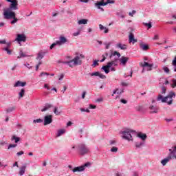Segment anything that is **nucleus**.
Wrapping results in <instances>:
<instances>
[{
	"label": "nucleus",
	"instance_id": "nucleus-1",
	"mask_svg": "<svg viewBox=\"0 0 176 176\" xmlns=\"http://www.w3.org/2000/svg\"><path fill=\"white\" fill-rule=\"evenodd\" d=\"M11 3L8 8L3 12V15L6 20H11L10 23L14 25L19 22V18L16 17L14 10H19V1L17 0H6Z\"/></svg>",
	"mask_w": 176,
	"mask_h": 176
},
{
	"label": "nucleus",
	"instance_id": "nucleus-2",
	"mask_svg": "<svg viewBox=\"0 0 176 176\" xmlns=\"http://www.w3.org/2000/svg\"><path fill=\"white\" fill-rule=\"evenodd\" d=\"M173 98H175V93L170 91L168 96L165 97H163V95L160 94L157 97V101H161V102H166L168 105H171V104H173Z\"/></svg>",
	"mask_w": 176,
	"mask_h": 176
},
{
	"label": "nucleus",
	"instance_id": "nucleus-3",
	"mask_svg": "<svg viewBox=\"0 0 176 176\" xmlns=\"http://www.w3.org/2000/svg\"><path fill=\"white\" fill-rule=\"evenodd\" d=\"M80 58H85V55L80 54V56H76L71 60L62 62V64H67L71 68H74L76 65H82V60Z\"/></svg>",
	"mask_w": 176,
	"mask_h": 176
},
{
	"label": "nucleus",
	"instance_id": "nucleus-4",
	"mask_svg": "<svg viewBox=\"0 0 176 176\" xmlns=\"http://www.w3.org/2000/svg\"><path fill=\"white\" fill-rule=\"evenodd\" d=\"M135 132L131 129H125L122 131L120 132V134H122V139L126 140V141H134V139L133 138V135L135 134Z\"/></svg>",
	"mask_w": 176,
	"mask_h": 176
},
{
	"label": "nucleus",
	"instance_id": "nucleus-5",
	"mask_svg": "<svg viewBox=\"0 0 176 176\" xmlns=\"http://www.w3.org/2000/svg\"><path fill=\"white\" fill-rule=\"evenodd\" d=\"M68 42L69 41L67 37L64 36V35H60L59 36V40L52 43L50 45V49L52 50L55 46H63V45H65V43H68Z\"/></svg>",
	"mask_w": 176,
	"mask_h": 176
},
{
	"label": "nucleus",
	"instance_id": "nucleus-6",
	"mask_svg": "<svg viewBox=\"0 0 176 176\" xmlns=\"http://www.w3.org/2000/svg\"><path fill=\"white\" fill-rule=\"evenodd\" d=\"M108 3H115V0H107V2H104V0L96 1L94 4V7L96 9H99L100 12H104V8L102 6H107Z\"/></svg>",
	"mask_w": 176,
	"mask_h": 176
},
{
	"label": "nucleus",
	"instance_id": "nucleus-7",
	"mask_svg": "<svg viewBox=\"0 0 176 176\" xmlns=\"http://www.w3.org/2000/svg\"><path fill=\"white\" fill-rule=\"evenodd\" d=\"M78 153L81 155H87L90 153V148L85 144H80L78 146Z\"/></svg>",
	"mask_w": 176,
	"mask_h": 176
},
{
	"label": "nucleus",
	"instance_id": "nucleus-8",
	"mask_svg": "<svg viewBox=\"0 0 176 176\" xmlns=\"http://www.w3.org/2000/svg\"><path fill=\"white\" fill-rule=\"evenodd\" d=\"M90 166H91L90 162H87L80 166L74 167L72 169V172L73 173H82V172L85 171V170H86V168L90 167Z\"/></svg>",
	"mask_w": 176,
	"mask_h": 176
},
{
	"label": "nucleus",
	"instance_id": "nucleus-9",
	"mask_svg": "<svg viewBox=\"0 0 176 176\" xmlns=\"http://www.w3.org/2000/svg\"><path fill=\"white\" fill-rule=\"evenodd\" d=\"M53 122V116L47 115L44 117V126H47Z\"/></svg>",
	"mask_w": 176,
	"mask_h": 176
},
{
	"label": "nucleus",
	"instance_id": "nucleus-10",
	"mask_svg": "<svg viewBox=\"0 0 176 176\" xmlns=\"http://www.w3.org/2000/svg\"><path fill=\"white\" fill-rule=\"evenodd\" d=\"M142 67L144 68L142 72H144V71H145V68H146V71H152V67H153V65L149 64L147 62H144L142 64Z\"/></svg>",
	"mask_w": 176,
	"mask_h": 176
},
{
	"label": "nucleus",
	"instance_id": "nucleus-11",
	"mask_svg": "<svg viewBox=\"0 0 176 176\" xmlns=\"http://www.w3.org/2000/svg\"><path fill=\"white\" fill-rule=\"evenodd\" d=\"M16 41L19 43L20 42H25L27 41V37L24 34H19L16 35Z\"/></svg>",
	"mask_w": 176,
	"mask_h": 176
},
{
	"label": "nucleus",
	"instance_id": "nucleus-12",
	"mask_svg": "<svg viewBox=\"0 0 176 176\" xmlns=\"http://www.w3.org/2000/svg\"><path fill=\"white\" fill-rule=\"evenodd\" d=\"M118 58H115L113 60H111L107 63L106 65L107 68H111L112 67H116L118 65Z\"/></svg>",
	"mask_w": 176,
	"mask_h": 176
},
{
	"label": "nucleus",
	"instance_id": "nucleus-13",
	"mask_svg": "<svg viewBox=\"0 0 176 176\" xmlns=\"http://www.w3.org/2000/svg\"><path fill=\"white\" fill-rule=\"evenodd\" d=\"M89 75H90V76H98L100 78V79H105V78H107V76H105V75L100 73L99 72L89 73Z\"/></svg>",
	"mask_w": 176,
	"mask_h": 176
},
{
	"label": "nucleus",
	"instance_id": "nucleus-14",
	"mask_svg": "<svg viewBox=\"0 0 176 176\" xmlns=\"http://www.w3.org/2000/svg\"><path fill=\"white\" fill-rule=\"evenodd\" d=\"M150 113H158L159 107L156 105H150L149 107Z\"/></svg>",
	"mask_w": 176,
	"mask_h": 176
},
{
	"label": "nucleus",
	"instance_id": "nucleus-15",
	"mask_svg": "<svg viewBox=\"0 0 176 176\" xmlns=\"http://www.w3.org/2000/svg\"><path fill=\"white\" fill-rule=\"evenodd\" d=\"M116 49H120L121 50H127V45L126 44H122V43H118L116 45Z\"/></svg>",
	"mask_w": 176,
	"mask_h": 176
},
{
	"label": "nucleus",
	"instance_id": "nucleus-16",
	"mask_svg": "<svg viewBox=\"0 0 176 176\" xmlns=\"http://www.w3.org/2000/svg\"><path fill=\"white\" fill-rule=\"evenodd\" d=\"M119 61L122 65H126V64H127V61H129V57L122 56L119 59Z\"/></svg>",
	"mask_w": 176,
	"mask_h": 176
},
{
	"label": "nucleus",
	"instance_id": "nucleus-17",
	"mask_svg": "<svg viewBox=\"0 0 176 176\" xmlns=\"http://www.w3.org/2000/svg\"><path fill=\"white\" fill-rule=\"evenodd\" d=\"M27 85L26 82L17 81L14 85V87H24Z\"/></svg>",
	"mask_w": 176,
	"mask_h": 176
},
{
	"label": "nucleus",
	"instance_id": "nucleus-18",
	"mask_svg": "<svg viewBox=\"0 0 176 176\" xmlns=\"http://www.w3.org/2000/svg\"><path fill=\"white\" fill-rule=\"evenodd\" d=\"M136 42H138L137 38H134V34L133 33H130L129 34V43H133V45H134V43H136Z\"/></svg>",
	"mask_w": 176,
	"mask_h": 176
},
{
	"label": "nucleus",
	"instance_id": "nucleus-19",
	"mask_svg": "<svg viewBox=\"0 0 176 176\" xmlns=\"http://www.w3.org/2000/svg\"><path fill=\"white\" fill-rule=\"evenodd\" d=\"M99 29L100 31H104V34H108L109 32V29L101 24L99 25Z\"/></svg>",
	"mask_w": 176,
	"mask_h": 176
},
{
	"label": "nucleus",
	"instance_id": "nucleus-20",
	"mask_svg": "<svg viewBox=\"0 0 176 176\" xmlns=\"http://www.w3.org/2000/svg\"><path fill=\"white\" fill-rule=\"evenodd\" d=\"M44 57H45V52L41 51L37 54L36 60H38V61H41V60H42V58H43Z\"/></svg>",
	"mask_w": 176,
	"mask_h": 176
},
{
	"label": "nucleus",
	"instance_id": "nucleus-21",
	"mask_svg": "<svg viewBox=\"0 0 176 176\" xmlns=\"http://www.w3.org/2000/svg\"><path fill=\"white\" fill-rule=\"evenodd\" d=\"M25 168H27V166L25 165L19 168V175H24V174H25Z\"/></svg>",
	"mask_w": 176,
	"mask_h": 176
},
{
	"label": "nucleus",
	"instance_id": "nucleus-22",
	"mask_svg": "<svg viewBox=\"0 0 176 176\" xmlns=\"http://www.w3.org/2000/svg\"><path fill=\"white\" fill-rule=\"evenodd\" d=\"M52 107H53L52 104H50L47 103L41 109V112H45V111H47L48 109H50V108H52Z\"/></svg>",
	"mask_w": 176,
	"mask_h": 176
},
{
	"label": "nucleus",
	"instance_id": "nucleus-23",
	"mask_svg": "<svg viewBox=\"0 0 176 176\" xmlns=\"http://www.w3.org/2000/svg\"><path fill=\"white\" fill-rule=\"evenodd\" d=\"M140 49H142V50L143 51H146L148 50V49H149V46L145 43H141L140 44Z\"/></svg>",
	"mask_w": 176,
	"mask_h": 176
},
{
	"label": "nucleus",
	"instance_id": "nucleus-24",
	"mask_svg": "<svg viewBox=\"0 0 176 176\" xmlns=\"http://www.w3.org/2000/svg\"><path fill=\"white\" fill-rule=\"evenodd\" d=\"M144 145H145V142H135V146L137 148H140L142 146H144Z\"/></svg>",
	"mask_w": 176,
	"mask_h": 176
},
{
	"label": "nucleus",
	"instance_id": "nucleus-25",
	"mask_svg": "<svg viewBox=\"0 0 176 176\" xmlns=\"http://www.w3.org/2000/svg\"><path fill=\"white\" fill-rule=\"evenodd\" d=\"M138 137L142 140V141H145V140H146V134L142 133H138Z\"/></svg>",
	"mask_w": 176,
	"mask_h": 176
},
{
	"label": "nucleus",
	"instance_id": "nucleus-26",
	"mask_svg": "<svg viewBox=\"0 0 176 176\" xmlns=\"http://www.w3.org/2000/svg\"><path fill=\"white\" fill-rule=\"evenodd\" d=\"M65 133V129H59L57 131L56 137H61Z\"/></svg>",
	"mask_w": 176,
	"mask_h": 176
},
{
	"label": "nucleus",
	"instance_id": "nucleus-27",
	"mask_svg": "<svg viewBox=\"0 0 176 176\" xmlns=\"http://www.w3.org/2000/svg\"><path fill=\"white\" fill-rule=\"evenodd\" d=\"M87 21H89V20L82 19L78 21V25H81V24L85 25V24H87Z\"/></svg>",
	"mask_w": 176,
	"mask_h": 176
},
{
	"label": "nucleus",
	"instance_id": "nucleus-28",
	"mask_svg": "<svg viewBox=\"0 0 176 176\" xmlns=\"http://www.w3.org/2000/svg\"><path fill=\"white\" fill-rule=\"evenodd\" d=\"M170 87H172V89H175V87H176V79L171 80V81L170 82Z\"/></svg>",
	"mask_w": 176,
	"mask_h": 176
},
{
	"label": "nucleus",
	"instance_id": "nucleus-29",
	"mask_svg": "<svg viewBox=\"0 0 176 176\" xmlns=\"http://www.w3.org/2000/svg\"><path fill=\"white\" fill-rule=\"evenodd\" d=\"M24 94H25V90L24 89H21L19 93V98H23V97H24Z\"/></svg>",
	"mask_w": 176,
	"mask_h": 176
},
{
	"label": "nucleus",
	"instance_id": "nucleus-30",
	"mask_svg": "<svg viewBox=\"0 0 176 176\" xmlns=\"http://www.w3.org/2000/svg\"><path fill=\"white\" fill-rule=\"evenodd\" d=\"M50 75L47 72H43L39 74V78H45V76H49Z\"/></svg>",
	"mask_w": 176,
	"mask_h": 176
},
{
	"label": "nucleus",
	"instance_id": "nucleus-31",
	"mask_svg": "<svg viewBox=\"0 0 176 176\" xmlns=\"http://www.w3.org/2000/svg\"><path fill=\"white\" fill-rule=\"evenodd\" d=\"M11 140L13 141L14 140L15 144H17V142H19V141H20V138L16 137V135H13L11 138Z\"/></svg>",
	"mask_w": 176,
	"mask_h": 176
},
{
	"label": "nucleus",
	"instance_id": "nucleus-32",
	"mask_svg": "<svg viewBox=\"0 0 176 176\" xmlns=\"http://www.w3.org/2000/svg\"><path fill=\"white\" fill-rule=\"evenodd\" d=\"M101 69H102L105 72V74H109V68L107 67V65L102 66Z\"/></svg>",
	"mask_w": 176,
	"mask_h": 176
},
{
	"label": "nucleus",
	"instance_id": "nucleus-33",
	"mask_svg": "<svg viewBox=\"0 0 176 176\" xmlns=\"http://www.w3.org/2000/svg\"><path fill=\"white\" fill-rule=\"evenodd\" d=\"M14 109H16V107H9L8 109H7L6 112L8 113H10V112H13V111H14Z\"/></svg>",
	"mask_w": 176,
	"mask_h": 176
},
{
	"label": "nucleus",
	"instance_id": "nucleus-34",
	"mask_svg": "<svg viewBox=\"0 0 176 176\" xmlns=\"http://www.w3.org/2000/svg\"><path fill=\"white\" fill-rule=\"evenodd\" d=\"M3 50H5V52H7V54H12V50H9V47H6L5 48L3 49Z\"/></svg>",
	"mask_w": 176,
	"mask_h": 176
},
{
	"label": "nucleus",
	"instance_id": "nucleus-35",
	"mask_svg": "<svg viewBox=\"0 0 176 176\" xmlns=\"http://www.w3.org/2000/svg\"><path fill=\"white\" fill-rule=\"evenodd\" d=\"M172 65H173V71L174 72H176V58H174V60L172 62Z\"/></svg>",
	"mask_w": 176,
	"mask_h": 176
},
{
	"label": "nucleus",
	"instance_id": "nucleus-36",
	"mask_svg": "<svg viewBox=\"0 0 176 176\" xmlns=\"http://www.w3.org/2000/svg\"><path fill=\"white\" fill-rule=\"evenodd\" d=\"M144 25H145V27H148V30L152 28V23L151 22L149 23H143Z\"/></svg>",
	"mask_w": 176,
	"mask_h": 176
},
{
	"label": "nucleus",
	"instance_id": "nucleus-37",
	"mask_svg": "<svg viewBox=\"0 0 176 176\" xmlns=\"http://www.w3.org/2000/svg\"><path fill=\"white\" fill-rule=\"evenodd\" d=\"M42 122H43V120L41 119V118H38L36 120H33V123L36 124V123H42Z\"/></svg>",
	"mask_w": 176,
	"mask_h": 176
},
{
	"label": "nucleus",
	"instance_id": "nucleus-38",
	"mask_svg": "<svg viewBox=\"0 0 176 176\" xmlns=\"http://www.w3.org/2000/svg\"><path fill=\"white\" fill-rule=\"evenodd\" d=\"M166 91H167V88H166V87H164V86L162 87L161 94H162V95L166 94Z\"/></svg>",
	"mask_w": 176,
	"mask_h": 176
},
{
	"label": "nucleus",
	"instance_id": "nucleus-39",
	"mask_svg": "<svg viewBox=\"0 0 176 176\" xmlns=\"http://www.w3.org/2000/svg\"><path fill=\"white\" fill-rule=\"evenodd\" d=\"M58 107H55L54 108V113H55V115H60V112L58 111Z\"/></svg>",
	"mask_w": 176,
	"mask_h": 176
},
{
	"label": "nucleus",
	"instance_id": "nucleus-40",
	"mask_svg": "<svg viewBox=\"0 0 176 176\" xmlns=\"http://www.w3.org/2000/svg\"><path fill=\"white\" fill-rule=\"evenodd\" d=\"M163 71L165 72V74H170V69H168L167 67H164Z\"/></svg>",
	"mask_w": 176,
	"mask_h": 176
},
{
	"label": "nucleus",
	"instance_id": "nucleus-41",
	"mask_svg": "<svg viewBox=\"0 0 176 176\" xmlns=\"http://www.w3.org/2000/svg\"><path fill=\"white\" fill-rule=\"evenodd\" d=\"M111 56H117L118 58L120 57V53L117 52L116 51H114L112 54Z\"/></svg>",
	"mask_w": 176,
	"mask_h": 176
},
{
	"label": "nucleus",
	"instance_id": "nucleus-42",
	"mask_svg": "<svg viewBox=\"0 0 176 176\" xmlns=\"http://www.w3.org/2000/svg\"><path fill=\"white\" fill-rule=\"evenodd\" d=\"M119 148H118V147H113L111 148V152H113V153H116V152H118Z\"/></svg>",
	"mask_w": 176,
	"mask_h": 176
},
{
	"label": "nucleus",
	"instance_id": "nucleus-43",
	"mask_svg": "<svg viewBox=\"0 0 176 176\" xmlns=\"http://www.w3.org/2000/svg\"><path fill=\"white\" fill-rule=\"evenodd\" d=\"M19 56H21V57H22V58L24 57H28V55L23 53V51H21V50L19 52Z\"/></svg>",
	"mask_w": 176,
	"mask_h": 176
},
{
	"label": "nucleus",
	"instance_id": "nucleus-44",
	"mask_svg": "<svg viewBox=\"0 0 176 176\" xmlns=\"http://www.w3.org/2000/svg\"><path fill=\"white\" fill-rule=\"evenodd\" d=\"M80 111L81 112H87V113L90 112V110H89V109H85V108H80Z\"/></svg>",
	"mask_w": 176,
	"mask_h": 176
},
{
	"label": "nucleus",
	"instance_id": "nucleus-45",
	"mask_svg": "<svg viewBox=\"0 0 176 176\" xmlns=\"http://www.w3.org/2000/svg\"><path fill=\"white\" fill-rule=\"evenodd\" d=\"M105 45V49H109V46H111V45H112V43L109 42V43H104Z\"/></svg>",
	"mask_w": 176,
	"mask_h": 176
},
{
	"label": "nucleus",
	"instance_id": "nucleus-46",
	"mask_svg": "<svg viewBox=\"0 0 176 176\" xmlns=\"http://www.w3.org/2000/svg\"><path fill=\"white\" fill-rule=\"evenodd\" d=\"M17 146V144H9L8 145V149H10L11 148H16Z\"/></svg>",
	"mask_w": 176,
	"mask_h": 176
},
{
	"label": "nucleus",
	"instance_id": "nucleus-47",
	"mask_svg": "<svg viewBox=\"0 0 176 176\" xmlns=\"http://www.w3.org/2000/svg\"><path fill=\"white\" fill-rule=\"evenodd\" d=\"M117 94H122L124 91V89H121L120 90L119 89H117Z\"/></svg>",
	"mask_w": 176,
	"mask_h": 176
},
{
	"label": "nucleus",
	"instance_id": "nucleus-48",
	"mask_svg": "<svg viewBox=\"0 0 176 176\" xmlns=\"http://www.w3.org/2000/svg\"><path fill=\"white\" fill-rule=\"evenodd\" d=\"M159 38H160L159 34H155L153 38V41H157L159 40Z\"/></svg>",
	"mask_w": 176,
	"mask_h": 176
},
{
	"label": "nucleus",
	"instance_id": "nucleus-49",
	"mask_svg": "<svg viewBox=\"0 0 176 176\" xmlns=\"http://www.w3.org/2000/svg\"><path fill=\"white\" fill-rule=\"evenodd\" d=\"M136 13L135 10H133L132 12H129V15L131 16V17H133L134 16V14Z\"/></svg>",
	"mask_w": 176,
	"mask_h": 176
},
{
	"label": "nucleus",
	"instance_id": "nucleus-50",
	"mask_svg": "<svg viewBox=\"0 0 176 176\" xmlns=\"http://www.w3.org/2000/svg\"><path fill=\"white\" fill-rule=\"evenodd\" d=\"M21 155H24V151H21L16 153V156H21Z\"/></svg>",
	"mask_w": 176,
	"mask_h": 176
},
{
	"label": "nucleus",
	"instance_id": "nucleus-51",
	"mask_svg": "<svg viewBox=\"0 0 176 176\" xmlns=\"http://www.w3.org/2000/svg\"><path fill=\"white\" fill-rule=\"evenodd\" d=\"M109 144L110 145H115L116 144V140H110Z\"/></svg>",
	"mask_w": 176,
	"mask_h": 176
},
{
	"label": "nucleus",
	"instance_id": "nucleus-52",
	"mask_svg": "<svg viewBox=\"0 0 176 176\" xmlns=\"http://www.w3.org/2000/svg\"><path fill=\"white\" fill-rule=\"evenodd\" d=\"M63 79H64V74L59 76L58 80H63Z\"/></svg>",
	"mask_w": 176,
	"mask_h": 176
},
{
	"label": "nucleus",
	"instance_id": "nucleus-53",
	"mask_svg": "<svg viewBox=\"0 0 176 176\" xmlns=\"http://www.w3.org/2000/svg\"><path fill=\"white\" fill-rule=\"evenodd\" d=\"M78 35H80V32H79V31H78V32H74V33L73 34V36H78Z\"/></svg>",
	"mask_w": 176,
	"mask_h": 176
},
{
	"label": "nucleus",
	"instance_id": "nucleus-54",
	"mask_svg": "<svg viewBox=\"0 0 176 176\" xmlns=\"http://www.w3.org/2000/svg\"><path fill=\"white\" fill-rule=\"evenodd\" d=\"M24 65L25 67H27V68H28L29 69H31V68H32V67L30 65V63H26Z\"/></svg>",
	"mask_w": 176,
	"mask_h": 176
},
{
	"label": "nucleus",
	"instance_id": "nucleus-55",
	"mask_svg": "<svg viewBox=\"0 0 176 176\" xmlns=\"http://www.w3.org/2000/svg\"><path fill=\"white\" fill-rule=\"evenodd\" d=\"M96 105L89 104L90 109H96Z\"/></svg>",
	"mask_w": 176,
	"mask_h": 176
},
{
	"label": "nucleus",
	"instance_id": "nucleus-56",
	"mask_svg": "<svg viewBox=\"0 0 176 176\" xmlns=\"http://www.w3.org/2000/svg\"><path fill=\"white\" fill-rule=\"evenodd\" d=\"M98 61L99 60H94V63H93L94 67H96V65H98Z\"/></svg>",
	"mask_w": 176,
	"mask_h": 176
},
{
	"label": "nucleus",
	"instance_id": "nucleus-57",
	"mask_svg": "<svg viewBox=\"0 0 176 176\" xmlns=\"http://www.w3.org/2000/svg\"><path fill=\"white\" fill-rule=\"evenodd\" d=\"M137 111L139 112H141L142 111V107L139 106L138 107L136 108Z\"/></svg>",
	"mask_w": 176,
	"mask_h": 176
},
{
	"label": "nucleus",
	"instance_id": "nucleus-58",
	"mask_svg": "<svg viewBox=\"0 0 176 176\" xmlns=\"http://www.w3.org/2000/svg\"><path fill=\"white\" fill-rule=\"evenodd\" d=\"M103 57V58H102V60H100V63H104L105 61V60L107 59V58L105 57L104 55L102 56Z\"/></svg>",
	"mask_w": 176,
	"mask_h": 176
},
{
	"label": "nucleus",
	"instance_id": "nucleus-59",
	"mask_svg": "<svg viewBox=\"0 0 176 176\" xmlns=\"http://www.w3.org/2000/svg\"><path fill=\"white\" fill-rule=\"evenodd\" d=\"M120 102H122V104H127V100L124 99H121Z\"/></svg>",
	"mask_w": 176,
	"mask_h": 176
},
{
	"label": "nucleus",
	"instance_id": "nucleus-60",
	"mask_svg": "<svg viewBox=\"0 0 176 176\" xmlns=\"http://www.w3.org/2000/svg\"><path fill=\"white\" fill-rule=\"evenodd\" d=\"M121 85H122V86H124V87L129 86V84L127 82H122Z\"/></svg>",
	"mask_w": 176,
	"mask_h": 176
},
{
	"label": "nucleus",
	"instance_id": "nucleus-61",
	"mask_svg": "<svg viewBox=\"0 0 176 176\" xmlns=\"http://www.w3.org/2000/svg\"><path fill=\"white\" fill-rule=\"evenodd\" d=\"M103 100L102 98H99L96 100L97 102H102V101Z\"/></svg>",
	"mask_w": 176,
	"mask_h": 176
},
{
	"label": "nucleus",
	"instance_id": "nucleus-62",
	"mask_svg": "<svg viewBox=\"0 0 176 176\" xmlns=\"http://www.w3.org/2000/svg\"><path fill=\"white\" fill-rule=\"evenodd\" d=\"M79 2H82L84 3H87V2H89V0H78Z\"/></svg>",
	"mask_w": 176,
	"mask_h": 176
},
{
	"label": "nucleus",
	"instance_id": "nucleus-63",
	"mask_svg": "<svg viewBox=\"0 0 176 176\" xmlns=\"http://www.w3.org/2000/svg\"><path fill=\"white\" fill-rule=\"evenodd\" d=\"M6 43V40L0 41V44L5 45Z\"/></svg>",
	"mask_w": 176,
	"mask_h": 176
},
{
	"label": "nucleus",
	"instance_id": "nucleus-64",
	"mask_svg": "<svg viewBox=\"0 0 176 176\" xmlns=\"http://www.w3.org/2000/svg\"><path fill=\"white\" fill-rule=\"evenodd\" d=\"M85 97H86V91H83L82 94V98H85Z\"/></svg>",
	"mask_w": 176,
	"mask_h": 176
}]
</instances>
